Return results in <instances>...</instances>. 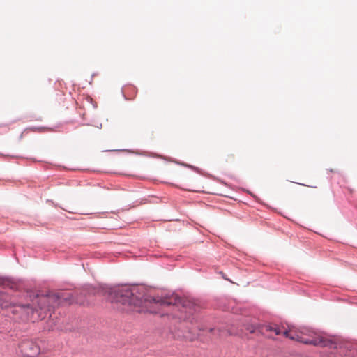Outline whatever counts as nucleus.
<instances>
[{"mask_svg": "<svg viewBox=\"0 0 357 357\" xmlns=\"http://www.w3.org/2000/svg\"><path fill=\"white\" fill-rule=\"evenodd\" d=\"M0 286L12 290H17L19 289V285L17 282L10 278L3 277H0Z\"/></svg>", "mask_w": 357, "mask_h": 357, "instance_id": "nucleus-5", "label": "nucleus"}, {"mask_svg": "<svg viewBox=\"0 0 357 357\" xmlns=\"http://www.w3.org/2000/svg\"><path fill=\"white\" fill-rule=\"evenodd\" d=\"M1 305H2L3 307H7V305H3V303H1Z\"/></svg>", "mask_w": 357, "mask_h": 357, "instance_id": "nucleus-10", "label": "nucleus"}, {"mask_svg": "<svg viewBox=\"0 0 357 357\" xmlns=\"http://www.w3.org/2000/svg\"><path fill=\"white\" fill-rule=\"evenodd\" d=\"M180 319H188L187 315H182V314H176Z\"/></svg>", "mask_w": 357, "mask_h": 357, "instance_id": "nucleus-7", "label": "nucleus"}, {"mask_svg": "<svg viewBox=\"0 0 357 357\" xmlns=\"http://www.w3.org/2000/svg\"><path fill=\"white\" fill-rule=\"evenodd\" d=\"M20 351L24 357H36L40 352L39 345L34 341L24 340L19 344Z\"/></svg>", "mask_w": 357, "mask_h": 357, "instance_id": "nucleus-4", "label": "nucleus"}, {"mask_svg": "<svg viewBox=\"0 0 357 357\" xmlns=\"http://www.w3.org/2000/svg\"><path fill=\"white\" fill-rule=\"evenodd\" d=\"M228 157L230 159H234V155L231 154V155H229Z\"/></svg>", "mask_w": 357, "mask_h": 357, "instance_id": "nucleus-9", "label": "nucleus"}, {"mask_svg": "<svg viewBox=\"0 0 357 357\" xmlns=\"http://www.w3.org/2000/svg\"><path fill=\"white\" fill-rule=\"evenodd\" d=\"M258 329V327L256 326H254V325H251V326H249L247 327V330L250 333H255L257 330Z\"/></svg>", "mask_w": 357, "mask_h": 357, "instance_id": "nucleus-6", "label": "nucleus"}, {"mask_svg": "<svg viewBox=\"0 0 357 357\" xmlns=\"http://www.w3.org/2000/svg\"><path fill=\"white\" fill-rule=\"evenodd\" d=\"M45 317V314H43V313H42V312H40V313L38 314V319H43Z\"/></svg>", "mask_w": 357, "mask_h": 357, "instance_id": "nucleus-8", "label": "nucleus"}, {"mask_svg": "<svg viewBox=\"0 0 357 357\" xmlns=\"http://www.w3.org/2000/svg\"><path fill=\"white\" fill-rule=\"evenodd\" d=\"M111 303L122 310L158 313L169 308L170 311L192 314V305L187 300L173 294L165 298H154L144 294V288L121 286L106 291Z\"/></svg>", "mask_w": 357, "mask_h": 357, "instance_id": "nucleus-1", "label": "nucleus"}, {"mask_svg": "<svg viewBox=\"0 0 357 357\" xmlns=\"http://www.w3.org/2000/svg\"><path fill=\"white\" fill-rule=\"evenodd\" d=\"M261 332L264 331H273L275 335H284L293 340H296L306 344H312L319 347H335V343L327 337L317 334L314 332H310L309 334L310 338L303 337L304 333L303 331H297L293 328L289 330H282L281 327L278 325H264L260 326Z\"/></svg>", "mask_w": 357, "mask_h": 357, "instance_id": "nucleus-2", "label": "nucleus"}, {"mask_svg": "<svg viewBox=\"0 0 357 357\" xmlns=\"http://www.w3.org/2000/svg\"><path fill=\"white\" fill-rule=\"evenodd\" d=\"M66 299L67 298H65L63 295L60 296L56 294L37 295L33 300V305H37L38 308L41 311H44L43 313L45 314L46 311H50L51 307L60 305L62 300ZM37 311L36 306L31 307L29 305H19L15 306L12 312L13 313L20 312L25 319H35L34 312Z\"/></svg>", "mask_w": 357, "mask_h": 357, "instance_id": "nucleus-3", "label": "nucleus"}]
</instances>
